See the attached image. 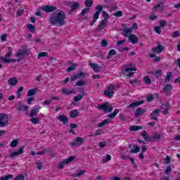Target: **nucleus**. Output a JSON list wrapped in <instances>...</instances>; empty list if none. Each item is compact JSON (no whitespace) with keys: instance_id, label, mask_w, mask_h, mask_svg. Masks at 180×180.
Here are the masks:
<instances>
[{"instance_id":"obj_50","label":"nucleus","mask_w":180,"mask_h":180,"mask_svg":"<svg viewBox=\"0 0 180 180\" xmlns=\"http://www.w3.org/2000/svg\"><path fill=\"white\" fill-rule=\"evenodd\" d=\"M86 171L85 170H80L77 174H73L74 178H77V176H81V175H84Z\"/></svg>"},{"instance_id":"obj_26","label":"nucleus","mask_w":180,"mask_h":180,"mask_svg":"<svg viewBox=\"0 0 180 180\" xmlns=\"http://www.w3.org/2000/svg\"><path fill=\"white\" fill-rule=\"evenodd\" d=\"M141 129H143V127L141 126L131 125L130 127L131 131H137L139 130H141Z\"/></svg>"},{"instance_id":"obj_1","label":"nucleus","mask_w":180,"mask_h":180,"mask_svg":"<svg viewBox=\"0 0 180 180\" xmlns=\"http://www.w3.org/2000/svg\"><path fill=\"white\" fill-rule=\"evenodd\" d=\"M66 18L67 15H65V12L59 9L51 14L49 22L50 25H52V26L61 27V26H64V25H65Z\"/></svg>"},{"instance_id":"obj_19","label":"nucleus","mask_w":180,"mask_h":180,"mask_svg":"<svg viewBox=\"0 0 180 180\" xmlns=\"http://www.w3.org/2000/svg\"><path fill=\"white\" fill-rule=\"evenodd\" d=\"M8 84L10 86H15L18 84V78L12 77L8 80Z\"/></svg>"},{"instance_id":"obj_16","label":"nucleus","mask_w":180,"mask_h":180,"mask_svg":"<svg viewBox=\"0 0 180 180\" xmlns=\"http://www.w3.org/2000/svg\"><path fill=\"white\" fill-rule=\"evenodd\" d=\"M141 136L143 137V139L145 141L151 142L153 140H151V137L150 138V135H148V133L147 131H143L141 133Z\"/></svg>"},{"instance_id":"obj_58","label":"nucleus","mask_w":180,"mask_h":180,"mask_svg":"<svg viewBox=\"0 0 180 180\" xmlns=\"http://www.w3.org/2000/svg\"><path fill=\"white\" fill-rule=\"evenodd\" d=\"M110 160H112V156H110V155H107V157L103 159V162L105 164L108 162V161H110Z\"/></svg>"},{"instance_id":"obj_5","label":"nucleus","mask_w":180,"mask_h":180,"mask_svg":"<svg viewBox=\"0 0 180 180\" xmlns=\"http://www.w3.org/2000/svg\"><path fill=\"white\" fill-rule=\"evenodd\" d=\"M41 10L44 11L46 13H50L51 12H54V11H57V7L51 5H46L42 6Z\"/></svg>"},{"instance_id":"obj_38","label":"nucleus","mask_w":180,"mask_h":180,"mask_svg":"<svg viewBox=\"0 0 180 180\" xmlns=\"http://www.w3.org/2000/svg\"><path fill=\"white\" fill-rule=\"evenodd\" d=\"M116 56V50L111 49L108 52V56H107V60H110V56Z\"/></svg>"},{"instance_id":"obj_61","label":"nucleus","mask_w":180,"mask_h":180,"mask_svg":"<svg viewBox=\"0 0 180 180\" xmlns=\"http://www.w3.org/2000/svg\"><path fill=\"white\" fill-rule=\"evenodd\" d=\"M155 75L158 78V77H161L162 75V71L161 70H156L155 72Z\"/></svg>"},{"instance_id":"obj_32","label":"nucleus","mask_w":180,"mask_h":180,"mask_svg":"<svg viewBox=\"0 0 180 180\" xmlns=\"http://www.w3.org/2000/svg\"><path fill=\"white\" fill-rule=\"evenodd\" d=\"M27 27L28 30H30V32H31V33H34V32H36V27H34L32 24L27 25Z\"/></svg>"},{"instance_id":"obj_22","label":"nucleus","mask_w":180,"mask_h":180,"mask_svg":"<svg viewBox=\"0 0 180 180\" xmlns=\"http://www.w3.org/2000/svg\"><path fill=\"white\" fill-rule=\"evenodd\" d=\"M69 115L72 119H77V117H78V115H79V112H78L77 110H72L69 112Z\"/></svg>"},{"instance_id":"obj_60","label":"nucleus","mask_w":180,"mask_h":180,"mask_svg":"<svg viewBox=\"0 0 180 180\" xmlns=\"http://www.w3.org/2000/svg\"><path fill=\"white\" fill-rule=\"evenodd\" d=\"M47 56H49L47 52H40L38 54V58H40V57H47Z\"/></svg>"},{"instance_id":"obj_56","label":"nucleus","mask_w":180,"mask_h":180,"mask_svg":"<svg viewBox=\"0 0 180 180\" xmlns=\"http://www.w3.org/2000/svg\"><path fill=\"white\" fill-rule=\"evenodd\" d=\"M143 81L145 84H151V79L148 76L144 77Z\"/></svg>"},{"instance_id":"obj_11","label":"nucleus","mask_w":180,"mask_h":180,"mask_svg":"<svg viewBox=\"0 0 180 180\" xmlns=\"http://www.w3.org/2000/svg\"><path fill=\"white\" fill-rule=\"evenodd\" d=\"M169 108H171V104H169V102L165 103L162 104V109H164L165 110L162 112V113L166 115H168Z\"/></svg>"},{"instance_id":"obj_30","label":"nucleus","mask_w":180,"mask_h":180,"mask_svg":"<svg viewBox=\"0 0 180 180\" xmlns=\"http://www.w3.org/2000/svg\"><path fill=\"white\" fill-rule=\"evenodd\" d=\"M102 16L104 18L103 20H105V22H108V20L110 19V15H109V13H106V11H103Z\"/></svg>"},{"instance_id":"obj_6","label":"nucleus","mask_w":180,"mask_h":180,"mask_svg":"<svg viewBox=\"0 0 180 180\" xmlns=\"http://www.w3.org/2000/svg\"><path fill=\"white\" fill-rule=\"evenodd\" d=\"M85 142V139L77 136L76 138V139L71 143V146H72L73 147H78L79 146H81V144L84 143Z\"/></svg>"},{"instance_id":"obj_41","label":"nucleus","mask_w":180,"mask_h":180,"mask_svg":"<svg viewBox=\"0 0 180 180\" xmlns=\"http://www.w3.org/2000/svg\"><path fill=\"white\" fill-rule=\"evenodd\" d=\"M3 63H4V64H9V63H16V59H7L6 58H3Z\"/></svg>"},{"instance_id":"obj_45","label":"nucleus","mask_w":180,"mask_h":180,"mask_svg":"<svg viewBox=\"0 0 180 180\" xmlns=\"http://www.w3.org/2000/svg\"><path fill=\"white\" fill-rule=\"evenodd\" d=\"M103 9V6L102 5H101V4H98V5L96 7V13H98V14H101V13L102 12Z\"/></svg>"},{"instance_id":"obj_27","label":"nucleus","mask_w":180,"mask_h":180,"mask_svg":"<svg viewBox=\"0 0 180 180\" xmlns=\"http://www.w3.org/2000/svg\"><path fill=\"white\" fill-rule=\"evenodd\" d=\"M133 148L130 150V153H140V147H139V146H137L136 144H134L133 146Z\"/></svg>"},{"instance_id":"obj_24","label":"nucleus","mask_w":180,"mask_h":180,"mask_svg":"<svg viewBox=\"0 0 180 180\" xmlns=\"http://www.w3.org/2000/svg\"><path fill=\"white\" fill-rule=\"evenodd\" d=\"M110 123V119H105L103 122L98 124V127H103L105 124H109Z\"/></svg>"},{"instance_id":"obj_64","label":"nucleus","mask_w":180,"mask_h":180,"mask_svg":"<svg viewBox=\"0 0 180 180\" xmlns=\"http://www.w3.org/2000/svg\"><path fill=\"white\" fill-rule=\"evenodd\" d=\"M155 32L158 34H161V27H155Z\"/></svg>"},{"instance_id":"obj_12","label":"nucleus","mask_w":180,"mask_h":180,"mask_svg":"<svg viewBox=\"0 0 180 180\" xmlns=\"http://www.w3.org/2000/svg\"><path fill=\"white\" fill-rule=\"evenodd\" d=\"M29 52H27V49H19L18 52L15 53V57H25V56H27Z\"/></svg>"},{"instance_id":"obj_37","label":"nucleus","mask_w":180,"mask_h":180,"mask_svg":"<svg viewBox=\"0 0 180 180\" xmlns=\"http://www.w3.org/2000/svg\"><path fill=\"white\" fill-rule=\"evenodd\" d=\"M84 95V94H78L77 96H75L74 97V101L75 102H79L81 99H83Z\"/></svg>"},{"instance_id":"obj_36","label":"nucleus","mask_w":180,"mask_h":180,"mask_svg":"<svg viewBox=\"0 0 180 180\" xmlns=\"http://www.w3.org/2000/svg\"><path fill=\"white\" fill-rule=\"evenodd\" d=\"M86 85V82H84V80H79L75 84V86H85Z\"/></svg>"},{"instance_id":"obj_3","label":"nucleus","mask_w":180,"mask_h":180,"mask_svg":"<svg viewBox=\"0 0 180 180\" xmlns=\"http://www.w3.org/2000/svg\"><path fill=\"white\" fill-rule=\"evenodd\" d=\"M25 153V146H21L18 150L12 152L8 155L9 158L11 160H15L16 157H19V155H22Z\"/></svg>"},{"instance_id":"obj_29","label":"nucleus","mask_w":180,"mask_h":180,"mask_svg":"<svg viewBox=\"0 0 180 180\" xmlns=\"http://www.w3.org/2000/svg\"><path fill=\"white\" fill-rule=\"evenodd\" d=\"M18 112H20L21 110H24L25 112H27L29 110V106L27 105H20L17 108Z\"/></svg>"},{"instance_id":"obj_8","label":"nucleus","mask_w":180,"mask_h":180,"mask_svg":"<svg viewBox=\"0 0 180 180\" xmlns=\"http://www.w3.org/2000/svg\"><path fill=\"white\" fill-rule=\"evenodd\" d=\"M40 109H41V107H40V105H34L33 109L31 110V113L29 114V117H34V116H37Z\"/></svg>"},{"instance_id":"obj_52","label":"nucleus","mask_w":180,"mask_h":180,"mask_svg":"<svg viewBox=\"0 0 180 180\" xmlns=\"http://www.w3.org/2000/svg\"><path fill=\"white\" fill-rule=\"evenodd\" d=\"M131 71H137V69L136 68H126L124 70V72H131Z\"/></svg>"},{"instance_id":"obj_54","label":"nucleus","mask_w":180,"mask_h":180,"mask_svg":"<svg viewBox=\"0 0 180 180\" xmlns=\"http://www.w3.org/2000/svg\"><path fill=\"white\" fill-rule=\"evenodd\" d=\"M13 180H25V176L23 174H18L15 176Z\"/></svg>"},{"instance_id":"obj_47","label":"nucleus","mask_w":180,"mask_h":180,"mask_svg":"<svg viewBox=\"0 0 180 180\" xmlns=\"http://www.w3.org/2000/svg\"><path fill=\"white\" fill-rule=\"evenodd\" d=\"M75 160V156H70L68 159H65L66 164H70V162H72Z\"/></svg>"},{"instance_id":"obj_2","label":"nucleus","mask_w":180,"mask_h":180,"mask_svg":"<svg viewBox=\"0 0 180 180\" xmlns=\"http://www.w3.org/2000/svg\"><path fill=\"white\" fill-rule=\"evenodd\" d=\"M98 109H99V110H103V112L106 113L108 112H112V110H113V107L110 103H109V102H105L98 105Z\"/></svg>"},{"instance_id":"obj_40","label":"nucleus","mask_w":180,"mask_h":180,"mask_svg":"<svg viewBox=\"0 0 180 180\" xmlns=\"http://www.w3.org/2000/svg\"><path fill=\"white\" fill-rule=\"evenodd\" d=\"M22 92H23V86H20L16 92V96L18 98H20V96H22Z\"/></svg>"},{"instance_id":"obj_62","label":"nucleus","mask_w":180,"mask_h":180,"mask_svg":"<svg viewBox=\"0 0 180 180\" xmlns=\"http://www.w3.org/2000/svg\"><path fill=\"white\" fill-rule=\"evenodd\" d=\"M41 167H43V162H36V167L39 170L41 169Z\"/></svg>"},{"instance_id":"obj_9","label":"nucleus","mask_w":180,"mask_h":180,"mask_svg":"<svg viewBox=\"0 0 180 180\" xmlns=\"http://www.w3.org/2000/svg\"><path fill=\"white\" fill-rule=\"evenodd\" d=\"M146 112H147V109H143L141 108H138L135 111L134 117L137 118L139 116H143V115H144V113H146Z\"/></svg>"},{"instance_id":"obj_46","label":"nucleus","mask_w":180,"mask_h":180,"mask_svg":"<svg viewBox=\"0 0 180 180\" xmlns=\"http://www.w3.org/2000/svg\"><path fill=\"white\" fill-rule=\"evenodd\" d=\"M171 77H172V72H168L167 73V76H166V77L165 79V82H169L171 80Z\"/></svg>"},{"instance_id":"obj_53","label":"nucleus","mask_w":180,"mask_h":180,"mask_svg":"<svg viewBox=\"0 0 180 180\" xmlns=\"http://www.w3.org/2000/svg\"><path fill=\"white\" fill-rule=\"evenodd\" d=\"M45 153H50V148H46L42 151L37 152V154L38 155H43Z\"/></svg>"},{"instance_id":"obj_33","label":"nucleus","mask_w":180,"mask_h":180,"mask_svg":"<svg viewBox=\"0 0 180 180\" xmlns=\"http://www.w3.org/2000/svg\"><path fill=\"white\" fill-rule=\"evenodd\" d=\"M117 113H119V109H115L112 113L108 115V117H110V119H115Z\"/></svg>"},{"instance_id":"obj_34","label":"nucleus","mask_w":180,"mask_h":180,"mask_svg":"<svg viewBox=\"0 0 180 180\" xmlns=\"http://www.w3.org/2000/svg\"><path fill=\"white\" fill-rule=\"evenodd\" d=\"M114 94H115V91H110L109 90H105L104 91V95H105V96H108V98H112Z\"/></svg>"},{"instance_id":"obj_57","label":"nucleus","mask_w":180,"mask_h":180,"mask_svg":"<svg viewBox=\"0 0 180 180\" xmlns=\"http://www.w3.org/2000/svg\"><path fill=\"white\" fill-rule=\"evenodd\" d=\"M159 24L160 27H165V26H167V21L164 20H159Z\"/></svg>"},{"instance_id":"obj_35","label":"nucleus","mask_w":180,"mask_h":180,"mask_svg":"<svg viewBox=\"0 0 180 180\" xmlns=\"http://www.w3.org/2000/svg\"><path fill=\"white\" fill-rule=\"evenodd\" d=\"M30 122H31V123L33 124H39L40 119L32 117V118L30 120Z\"/></svg>"},{"instance_id":"obj_28","label":"nucleus","mask_w":180,"mask_h":180,"mask_svg":"<svg viewBox=\"0 0 180 180\" xmlns=\"http://www.w3.org/2000/svg\"><path fill=\"white\" fill-rule=\"evenodd\" d=\"M79 8V3L78 2H73L70 6V9L72 11H76V9H78Z\"/></svg>"},{"instance_id":"obj_21","label":"nucleus","mask_w":180,"mask_h":180,"mask_svg":"<svg viewBox=\"0 0 180 180\" xmlns=\"http://www.w3.org/2000/svg\"><path fill=\"white\" fill-rule=\"evenodd\" d=\"M8 52L6 53L5 57H1V60L4 61V58H6L7 60H9L8 58H11L12 56V47L8 46Z\"/></svg>"},{"instance_id":"obj_44","label":"nucleus","mask_w":180,"mask_h":180,"mask_svg":"<svg viewBox=\"0 0 180 180\" xmlns=\"http://www.w3.org/2000/svg\"><path fill=\"white\" fill-rule=\"evenodd\" d=\"M62 91L63 93L65 94L66 95H71L72 94H74L73 90H68V89H63Z\"/></svg>"},{"instance_id":"obj_42","label":"nucleus","mask_w":180,"mask_h":180,"mask_svg":"<svg viewBox=\"0 0 180 180\" xmlns=\"http://www.w3.org/2000/svg\"><path fill=\"white\" fill-rule=\"evenodd\" d=\"M161 139V135L159 134H155L153 137H150V140L154 141L155 140H160Z\"/></svg>"},{"instance_id":"obj_55","label":"nucleus","mask_w":180,"mask_h":180,"mask_svg":"<svg viewBox=\"0 0 180 180\" xmlns=\"http://www.w3.org/2000/svg\"><path fill=\"white\" fill-rule=\"evenodd\" d=\"M65 164H67V162H65V160L63 162H60L58 165L59 169H63L65 167Z\"/></svg>"},{"instance_id":"obj_43","label":"nucleus","mask_w":180,"mask_h":180,"mask_svg":"<svg viewBox=\"0 0 180 180\" xmlns=\"http://www.w3.org/2000/svg\"><path fill=\"white\" fill-rule=\"evenodd\" d=\"M13 179V174H8L5 176H1L0 178V180H9V179Z\"/></svg>"},{"instance_id":"obj_59","label":"nucleus","mask_w":180,"mask_h":180,"mask_svg":"<svg viewBox=\"0 0 180 180\" xmlns=\"http://www.w3.org/2000/svg\"><path fill=\"white\" fill-rule=\"evenodd\" d=\"M88 12H89V8H85L82 11L80 14L82 15V16H85V14L88 13Z\"/></svg>"},{"instance_id":"obj_10","label":"nucleus","mask_w":180,"mask_h":180,"mask_svg":"<svg viewBox=\"0 0 180 180\" xmlns=\"http://www.w3.org/2000/svg\"><path fill=\"white\" fill-rule=\"evenodd\" d=\"M158 113H160V109L154 110L150 115L151 120H158Z\"/></svg>"},{"instance_id":"obj_23","label":"nucleus","mask_w":180,"mask_h":180,"mask_svg":"<svg viewBox=\"0 0 180 180\" xmlns=\"http://www.w3.org/2000/svg\"><path fill=\"white\" fill-rule=\"evenodd\" d=\"M172 91V84H166L163 88V92L168 95V92H171Z\"/></svg>"},{"instance_id":"obj_25","label":"nucleus","mask_w":180,"mask_h":180,"mask_svg":"<svg viewBox=\"0 0 180 180\" xmlns=\"http://www.w3.org/2000/svg\"><path fill=\"white\" fill-rule=\"evenodd\" d=\"M37 91V87L32 89H30L27 91V96H34V95H36Z\"/></svg>"},{"instance_id":"obj_48","label":"nucleus","mask_w":180,"mask_h":180,"mask_svg":"<svg viewBox=\"0 0 180 180\" xmlns=\"http://www.w3.org/2000/svg\"><path fill=\"white\" fill-rule=\"evenodd\" d=\"M124 37H127L129 33H131V28H127L123 30Z\"/></svg>"},{"instance_id":"obj_4","label":"nucleus","mask_w":180,"mask_h":180,"mask_svg":"<svg viewBox=\"0 0 180 180\" xmlns=\"http://www.w3.org/2000/svg\"><path fill=\"white\" fill-rule=\"evenodd\" d=\"M8 115L6 113L0 114V127L8 126Z\"/></svg>"},{"instance_id":"obj_63","label":"nucleus","mask_w":180,"mask_h":180,"mask_svg":"<svg viewBox=\"0 0 180 180\" xmlns=\"http://www.w3.org/2000/svg\"><path fill=\"white\" fill-rule=\"evenodd\" d=\"M108 46V41L106 39L101 40V47H106Z\"/></svg>"},{"instance_id":"obj_14","label":"nucleus","mask_w":180,"mask_h":180,"mask_svg":"<svg viewBox=\"0 0 180 180\" xmlns=\"http://www.w3.org/2000/svg\"><path fill=\"white\" fill-rule=\"evenodd\" d=\"M144 103V101L141 100L138 101H135L128 105L129 108L133 109V108H137V106H140V105H143Z\"/></svg>"},{"instance_id":"obj_51","label":"nucleus","mask_w":180,"mask_h":180,"mask_svg":"<svg viewBox=\"0 0 180 180\" xmlns=\"http://www.w3.org/2000/svg\"><path fill=\"white\" fill-rule=\"evenodd\" d=\"M113 16H115L116 18H121V16H123V12L122 11H118L113 13Z\"/></svg>"},{"instance_id":"obj_15","label":"nucleus","mask_w":180,"mask_h":180,"mask_svg":"<svg viewBox=\"0 0 180 180\" xmlns=\"http://www.w3.org/2000/svg\"><path fill=\"white\" fill-rule=\"evenodd\" d=\"M60 122H63V124H67L68 123V117L65 115H60L58 117Z\"/></svg>"},{"instance_id":"obj_18","label":"nucleus","mask_w":180,"mask_h":180,"mask_svg":"<svg viewBox=\"0 0 180 180\" xmlns=\"http://www.w3.org/2000/svg\"><path fill=\"white\" fill-rule=\"evenodd\" d=\"M68 65L70 66L66 70V72H71V71H75V70H77V63L75 64L69 62Z\"/></svg>"},{"instance_id":"obj_20","label":"nucleus","mask_w":180,"mask_h":180,"mask_svg":"<svg viewBox=\"0 0 180 180\" xmlns=\"http://www.w3.org/2000/svg\"><path fill=\"white\" fill-rule=\"evenodd\" d=\"M108 21H105V20H102L100 22V24L98 25V28L97 30H103L104 27H106V26H108L107 25Z\"/></svg>"},{"instance_id":"obj_39","label":"nucleus","mask_w":180,"mask_h":180,"mask_svg":"<svg viewBox=\"0 0 180 180\" xmlns=\"http://www.w3.org/2000/svg\"><path fill=\"white\" fill-rule=\"evenodd\" d=\"M18 144H19V141H18V139H14L11 142L10 146L13 148H15L18 146Z\"/></svg>"},{"instance_id":"obj_17","label":"nucleus","mask_w":180,"mask_h":180,"mask_svg":"<svg viewBox=\"0 0 180 180\" xmlns=\"http://www.w3.org/2000/svg\"><path fill=\"white\" fill-rule=\"evenodd\" d=\"M89 65L91 68H93L94 71L96 72H101V70H102V68L99 66L98 64L95 63H89Z\"/></svg>"},{"instance_id":"obj_31","label":"nucleus","mask_w":180,"mask_h":180,"mask_svg":"<svg viewBox=\"0 0 180 180\" xmlns=\"http://www.w3.org/2000/svg\"><path fill=\"white\" fill-rule=\"evenodd\" d=\"M164 1H161L160 4H157L153 8V9H159V11H162Z\"/></svg>"},{"instance_id":"obj_49","label":"nucleus","mask_w":180,"mask_h":180,"mask_svg":"<svg viewBox=\"0 0 180 180\" xmlns=\"http://www.w3.org/2000/svg\"><path fill=\"white\" fill-rule=\"evenodd\" d=\"M85 5L87 8H91L94 5V1L92 0H86Z\"/></svg>"},{"instance_id":"obj_7","label":"nucleus","mask_w":180,"mask_h":180,"mask_svg":"<svg viewBox=\"0 0 180 180\" xmlns=\"http://www.w3.org/2000/svg\"><path fill=\"white\" fill-rule=\"evenodd\" d=\"M164 49H165V47L161 45V42H158L157 47L152 48V51L153 53H156V54H160V53H162V51H164Z\"/></svg>"},{"instance_id":"obj_13","label":"nucleus","mask_w":180,"mask_h":180,"mask_svg":"<svg viewBox=\"0 0 180 180\" xmlns=\"http://www.w3.org/2000/svg\"><path fill=\"white\" fill-rule=\"evenodd\" d=\"M129 41H131L132 44H137L139 43V37L134 34H131L129 37Z\"/></svg>"}]
</instances>
